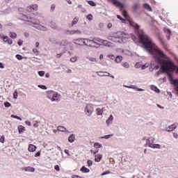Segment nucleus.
<instances>
[{
	"label": "nucleus",
	"mask_w": 178,
	"mask_h": 178,
	"mask_svg": "<svg viewBox=\"0 0 178 178\" xmlns=\"http://www.w3.org/2000/svg\"><path fill=\"white\" fill-rule=\"evenodd\" d=\"M109 173H111V172L109 171H106L103 173L101 174V176H105V175H109Z\"/></svg>",
	"instance_id": "57"
},
{
	"label": "nucleus",
	"mask_w": 178,
	"mask_h": 178,
	"mask_svg": "<svg viewBox=\"0 0 178 178\" xmlns=\"http://www.w3.org/2000/svg\"><path fill=\"white\" fill-rule=\"evenodd\" d=\"M25 124L27 126H31V122L30 121H29V120L25 121Z\"/></svg>",
	"instance_id": "58"
},
{
	"label": "nucleus",
	"mask_w": 178,
	"mask_h": 178,
	"mask_svg": "<svg viewBox=\"0 0 178 178\" xmlns=\"http://www.w3.org/2000/svg\"><path fill=\"white\" fill-rule=\"evenodd\" d=\"M24 170L25 172H30L31 173H34L35 172V168L31 166L24 167Z\"/></svg>",
	"instance_id": "13"
},
{
	"label": "nucleus",
	"mask_w": 178,
	"mask_h": 178,
	"mask_svg": "<svg viewBox=\"0 0 178 178\" xmlns=\"http://www.w3.org/2000/svg\"><path fill=\"white\" fill-rule=\"evenodd\" d=\"M2 38L4 41V42H7V41H8V40H9V37H8V36H5V37L3 36Z\"/></svg>",
	"instance_id": "52"
},
{
	"label": "nucleus",
	"mask_w": 178,
	"mask_h": 178,
	"mask_svg": "<svg viewBox=\"0 0 178 178\" xmlns=\"http://www.w3.org/2000/svg\"><path fill=\"white\" fill-rule=\"evenodd\" d=\"M122 15H123L124 17H127V12H126L125 10H124L122 12Z\"/></svg>",
	"instance_id": "61"
},
{
	"label": "nucleus",
	"mask_w": 178,
	"mask_h": 178,
	"mask_svg": "<svg viewBox=\"0 0 178 178\" xmlns=\"http://www.w3.org/2000/svg\"><path fill=\"white\" fill-rule=\"evenodd\" d=\"M0 143H1V144H5V136L2 135L1 136Z\"/></svg>",
	"instance_id": "37"
},
{
	"label": "nucleus",
	"mask_w": 178,
	"mask_h": 178,
	"mask_svg": "<svg viewBox=\"0 0 178 178\" xmlns=\"http://www.w3.org/2000/svg\"><path fill=\"white\" fill-rule=\"evenodd\" d=\"M15 56L18 60H22V59H23V56L22 55L17 54Z\"/></svg>",
	"instance_id": "49"
},
{
	"label": "nucleus",
	"mask_w": 178,
	"mask_h": 178,
	"mask_svg": "<svg viewBox=\"0 0 178 178\" xmlns=\"http://www.w3.org/2000/svg\"><path fill=\"white\" fill-rule=\"evenodd\" d=\"M9 35H10V37L11 38H13V39L17 38V34H16V33H14V32H10V33H9Z\"/></svg>",
	"instance_id": "33"
},
{
	"label": "nucleus",
	"mask_w": 178,
	"mask_h": 178,
	"mask_svg": "<svg viewBox=\"0 0 178 178\" xmlns=\"http://www.w3.org/2000/svg\"><path fill=\"white\" fill-rule=\"evenodd\" d=\"M22 19L24 22H27L28 26H31L36 29L37 30H40V31H48V27L40 24V19L27 17L26 15H22Z\"/></svg>",
	"instance_id": "1"
},
{
	"label": "nucleus",
	"mask_w": 178,
	"mask_h": 178,
	"mask_svg": "<svg viewBox=\"0 0 178 178\" xmlns=\"http://www.w3.org/2000/svg\"><path fill=\"white\" fill-rule=\"evenodd\" d=\"M131 40H133V41H134V42H137V38H136V36H134V35L131 34Z\"/></svg>",
	"instance_id": "43"
},
{
	"label": "nucleus",
	"mask_w": 178,
	"mask_h": 178,
	"mask_svg": "<svg viewBox=\"0 0 178 178\" xmlns=\"http://www.w3.org/2000/svg\"><path fill=\"white\" fill-rule=\"evenodd\" d=\"M117 18L119 19V20H121L122 23H124L126 22V20L122 18L120 15H117Z\"/></svg>",
	"instance_id": "45"
},
{
	"label": "nucleus",
	"mask_w": 178,
	"mask_h": 178,
	"mask_svg": "<svg viewBox=\"0 0 178 178\" xmlns=\"http://www.w3.org/2000/svg\"><path fill=\"white\" fill-rule=\"evenodd\" d=\"M138 8V3H135L133 6L134 10H137V8Z\"/></svg>",
	"instance_id": "48"
},
{
	"label": "nucleus",
	"mask_w": 178,
	"mask_h": 178,
	"mask_svg": "<svg viewBox=\"0 0 178 178\" xmlns=\"http://www.w3.org/2000/svg\"><path fill=\"white\" fill-rule=\"evenodd\" d=\"M11 118H13V119H17V120H21L22 121V118L17 116V115H11Z\"/></svg>",
	"instance_id": "39"
},
{
	"label": "nucleus",
	"mask_w": 178,
	"mask_h": 178,
	"mask_svg": "<svg viewBox=\"0 0 178 178\" xmlns=\"http://www.w3.org/2000/svg\"><path fill=\"white\" fill-rule=\"evenodd\" d=\"M88 47H90V48H98L96 45H95V38H92V39H89V44Z\"/></svg>",
	"instance_id": "12"
},
{
	"label": "nucleus",
	"mask_w": 178,
	"mask_h": 178,
	"mask_svg": "<svg viewBox=\"0 0 178 178\" xmlns=\"http://www.w3.org/2000/svg\"><path fill=\"white\" fill-rule=\"evenodd\" d=\"M24 130H26L24 127H23L22 125L18 127V131H19V134L23 133V131H24Z\"/></svg>",
	"instance_id": "32"
},
{
	"label": "nucleus",
	"mask_w": 178,
	"mask_h": 178,
	"mask_svg": "<svg viewBox=\"0 0 178 178\" xmlns=\"http://www.w3.org/2000/svg\"><path fill=\"white\" fill-rule=\"evenodd\" d=\"M78 60H79V56H74L71 57L70 59V62H72V63H76V62H77Z\"/></svg>",
	"instance_id": "25"
},
{
	"label": "nucleus",
	"mask_w": 178,
	"mask_h": 178,
	"mask_svg": "<svg viewBox=\"0 0 178 178\" xmlns=\"http://www.w3.org/2000/svg\"><path fill=\"white\" fill-rule=\"evenodd\" d=\"M7 42H8V44H9V45H12V44H13V41L12 40H10V39H8Z\"/></svg>",
	"instance_id": "59"
},
{
	"label": "nucleus",
	"mask_w": 178,
	"mask_h": 178,
	"mask_svg": "<svg viewBox=\"0 0 178 178\" xmlns=\"http://www.w3.org/2000/svg\"><path fill=\"white\" fill-rule=\"evenodd\" d=\"M37 149V146L30 144L28 147V151L29 152H35V150Z\"/></svg>",
	"instance_id": "17"
},
{
	"label": "nucleus",
	"mask_w": 178,
	"mask_h": 178,
	"mask_svg": "<svg viewBox=\"0 0 178 178\" xmlns=\"http://www.w3.org/2000/svg\"><path fill=\"white\" fill-rule=\"evenodd\" d=\"M96 73L97 76H99L100 77H111L112 79H115V76L108 72L99 71Z\"/></svg>",
	"instance_id": "6"
},
{
	"label": "nucleus",
	"mask_w": 178,
	"mask_h": 178,
	"mask_svg": "<svg viewBox=\"0 0 178 178\" xmlns=\"http://www.w3.org/2000/svg\"><path fill=\"white\" fill-rule=\"evenodd\" d=\"M113 119H114L113 115H111L109 116V118L106 120V123L108 127L111 126V124H112V123L113 122Z\"/></svg>",
	"instance_id": "16"
},
{
	"label": "nucleus",
	"mask_w": 178,
	"mask_h": 178,
	"mask_svg": "<svg viewBox=\"0 0 178 178\" xmlns=\"http://www.w3.org/2000/svg\"><path fill=\"white\" fill-rule=\"evenodd\" d=\"M88 166L89 167L92 166V161L88 160Z\"/></svg>",
	"instance_id": "54"
},
{
	"label": "nucleus",
	"mask_w": 178,
	"mask_h": 178,
	"mask_svg": "<svg viewBox=\"0 0 178 178\" xmlns=\"http://www.w3.org/2000/svg\"><path fill=\"white\" fill-rule=\"evenodd\" d=\"M88 3L89 5H90V6H97V4L92 1H88Z\"/></svg>",
	"instance_id": "41"
},
{
	"label": "nucleus",
	"mask_w": 178,
	"mask_h": 178,
	"mask_svg": "<svg viewBox=\"0 0 178 178\" xmlns=\"http://www.w3.org/2000/svg\"><path fill=\"white\" fill-rule=\"evenodd\" d=\"M77 22H79V17H75L73 19L72 24L70 25V27H73V26L77 24Z\"/></svg>",
	"instance_id": "23"
},
{
	"label": "nucleus",
	"mask_w": 178,
	"mask_h": 178,
	"mask_svg": "<svg viewBox=\"0 0 178 178\" xmlns=\"http://www.w3.org/2000/svg\"><path fill=\"white\" fill-rule=\"evenodd\" d=\"M95 38V45L97 47V45L101 46L102 45V40L99 38Z\"/></svg>",
	"instance_id": "18"
},
{
	"label": "nucleus",
	"mask_w": 178,
	"mask_h": 178,
	"mask_svg": "<svg viewBox=\"0 0 178 178\" xmlns=\"http://www.w3.org/2000/svg\"><path fill=\"white\" fill-rule=\"evenodd\" d=\"M111 2L113 3V5H115V6H120L121 8H123V4H122V3L118 0H112Z\"/></svg>",
	"instance_id": "21"
},
{
	"label": "nucleus",
	"mask_w": 178,
	"mask_h": 178,
	"mask_svg": "<svg viewBox=\"0 0 178 178\" xmlns=\"http://www.w3.org/2000/svg\"><path fill=\"white\" fill-rule=\"evenodd\" d=\"M123 59V58L120 56H117L115 57V62L116 63H120V62H122V60Z\"/></svg>",
	"instance_id": "29"
},
{
	"label": "nucleus",
	"mask_w": 178,
	"mask_h": 178,
	"mask_svg": "<svg viewBox=\"0 0 178 178\" xmlns=\"http://www.w3.org/2000/svg\"><path fill=\"white\" fill-rule=\"evenodd\" d=\"M150 89L152 90V91H154V92H157V94H159V92H160V90L159 88H158L156 86L152 85L150 86Z\"/></svg>",
	"instance_id": "22"
},
{
	"label": "nucleus",
	"mask_w": 178,
	"mask_h": 178,
	"mask_svg": "<svg viewBox=\"0 0 178 178\" xmlns=\"http://www.w3.org/2000/svg\"><path fill=\"white\" fill-rule=\"evenodd\" d=\"M57 131H60L61 133H65V134L69 133V130H67L66 127L60 125L57 127Z\"/></svg>",
	"instance_id": "10"
},
{
	"label": "nucleus",
	"mask_w": 178,
	"mask_h": 178,
	"mask_svg": "<svg viewBox=\"0 0 178 178\" xmlns=\"http://www.w3.org/2000/svg\"><path fill=\"white\" fill-rule=\"evenodd\" d=\"M51 10H55V4L51 6Z\"/></svg>",
	"instance_id": "63"
},
{
	"label": "nucleus",
	"mask_w": 178,
	"mask_h": 178,
	"mask_svg": "<svg viewBox=\"0 0 178 178\" xmlns=\"http://www.w3.org/2000/svg\"><path fill=\"white\" fill-rule=\"evenodd\" d=\"M107 56L110 59H115V56L113 54H108Z\"/></svg>",
	"instance_id": "55"
},
{
	"label": "nucleus",
	"mask_w": 178,
	"mask_h": 178,
	"mask_svg": "<svg viewBox=\"0 0 178 178\" xmlns=\"http://www.w3.org/2000/svg\"><path fill=\"white\" fill-rule=\"evenodd\" d=\"M94 147L96 149L102 148V145L99 144V143H95Z\"/></svg>",
	"instance_id": "35"
},
{
	"label": "nucleus",
	"mask_w": 178,
	"mask_h": 178,
	"mask_svg": "<svg viewBox=\"0 0 178 178\" xmlns=\"http://www.w3.org/2000/svg\"><path fill=\"white\" fill-rule=\"evenodd\" d=\"M122 66L124 67L125 69H129L130 67V64L127 62H124L122 63Z\"/></svg>",
	"instance_id": "31"
},
{
	"label": "nucleus",
	"mask_w": 178,
	"mask_h": 178,
	"mask_svg": "<svg viewBox=\"0 0 178 178\" xmlns=\"http://www.w3.org/2000/svg\"><path fill=\"white\" fill-rule=\"evenodd\" d=\"M17 97H19V94L17 93V91L15 90L13 93V98L14 99H17Z\"/></svg>",
	"instance_id": "38"
},
{
	"label": "nucleus",
	"mask_w": 178,
	"mask_h": 178,
	"mask_svg": "<svg viewBox=\"0 0 178 178\" xmlns=\"http://www.w3.org/2000/svg\"><path fill=\"white\" fill-rule=\"evenodd\" d=\"M38 74H39V76H40V77H42L45 74V72H44V71H39L38 72Z\"/></svg>",
	"instance_id": "50"
},
{
	"label": "nucleus",
	"mask_w": 178,
	"mask_h": 178,
	"mask_svg": "<svg viewBox=\"0 0 178 178\" xmlns=\"http://www.w3.org/2000/svg\"><path fill=\"white\" fill-rule=\"evenodd\" d=\"M143 8L147 10H148L149 12H152V8H151L150 6H149L148 3L143 4Z\"/></svg>",
	"instance_id": "27"
},
{
	"label": "nucleus",
	"mask_w": 178,
	"mask_h": 178,
	"mask_svg": "<svg viewBox=\"0 0 178 178\" xmlns=\"http://www.w3.org/2000/svg\"><path fill=\"white\" fill-rule=\"evenodd\" d=\"M89 42H90V39L83 38V45H85L86 47H88Z\"/></svg>",
	"instance_id": "28"
},
{
	"label": "nucleus",
	"mask_w": 178,
	"mask_h": 178,
	"mask_svg": "<svg viewBox=\"0 0 178 178\" xmlns=\"http://www.w3.org/2000/svg\"><path fill=\"white\" fill-rule=\"evenodd\" d=\"M86 18L88 19V20H90V21L92 20V18H93L92 15L89 14L88 15L86 16Z\"/></svg>",
	"instance_id": "46"
},
{
	"label": "nucleus",
	"mask_w": 178,
	"mask_h": 178,
	"mask_svg": "<svg viewBox=\"0 0 178 178\" xmlns=\"http://www.w3.org/2000/svg\"><path fill=\"white\" fill-rule=\"evenodd\" d=\"M102 45H104V47H108L109 48H112L113 47V43L102 39Z\"/></svg>",
	"instance_id": "9"
},
{
	"label": "nucleus",
	"mask_w": 178,
	"mask_h": 178,
	"mask_svg": "<svg viewBox=\"0 0 178 178\" xmlns=\"http://www.w3.org/2000/svg\"><path fill=\"white\" fill-rule=\"evenodd\" d=\"M173 137H174V138H178V134H176V133H174L173 134Z\"/></svg>",
	"instance_id": "64"
},
{
	"label": "nucleus",
	"mask_w": 178,
	"mask_h": 178,
	"mask_svg": "<svg viewBox=\"0 0 178 178\" xmlns=\"http://www.w3.org/2000/svg\"><path fill=\"white\" fill-rule=\"evenodd\" d=\"M143 141H146V144L149 148H153L154 149H162L163 148L162 145L154 143V141H155V138L154 137L148 138L145 136L143 138Z\"/></svg>",
	"instance_id": "3"
},
{
	"label": "nucleus",
	"mask_w": 178,
	"mask_h": 178,
	"mask_svg": "<svg viewBox=\"0 0 178 178\" xmlns=\"http://www.w3.org/2000/svg\"><path fill=\"white\" fill-rule=\"evenodd\" d=\"M111 137H113V134L105 135L104 136H101V138H105V140H109V138H111Z\"/></svg>",
	"instance_id": "30"
},
{
	"label": "nucleus",
	"mask_w": 178,
	"mask_h": 178,
	"mask_svg": "<svg viewBox=\"0 0 178 178\" xmlns=\"http://www.w3.org/2000/svg\"><path fill=\"white\" fill-rule=\"evenodd\" d=\"M136 91L143 92V91H145V90L143 88H137Z\"/></svg>",
	"instance_id": "62"
},
{
	"label": "nucleus",
	"mask_w": 178,
	"mask_h": 178,
	"mask_svg": "<svg viewBox=\"0 0 178 178\" xmlns=\"http://www.w3.org/2000/svg\"><path fill=\"white\" fill-rule=\"evenodd\" d=\"M81 172L82 173H90V169L87 168V167H86V166H83L81 168Z\"/></svg>",
	"instance_id": "26"
},
{
	"label": "nucleus",
	"mask_w": 178,
	"mask_h": 178,
	"mask_svg": "<svg viewBox=\"0 0 178 178\" xmlns=\"http://www.w3.org/2000/svg\"><path fill=\"white\" fill-rule=\"evenodd\" d=\"M40 126V122H36L34 124H33V127L37 128L39 127Z\"/></svg>",
	"instance_id": "56"
},
{
	"label": "nucleus",
	"mask_w": 178,
	"mask_h": 178,
	"mask_svg": "<svg viewBox=\"0 0 178 178\" xmlns=\"http://www.w3.org/2000/svg\"><path fill=\"white\" fill-rule=\"evenodd\" d=\"M163 31L166 34L168 40H170V34H172V31H170V29L168 28H164Z\"/></svg>",
	"instance_id": "15"
},
{
	"label": "nucleus",
	"mask_w": 178,
	"mask_h": 178,
	"mask_svg": "<svg viewBox=\"0 0 178 178\" xmlns=\"http://www.w3.org/2000/svg\"><path fill=\"white\" fill-rule=\"evenodd\" d=\"M54 169L55 170H56L57 172H59V170H60V168L58 165H56L54 166Z\"/></svg>",
	"instance_id": "53"
},
{
	"label": "nucleus",
	"mask_w": 178,
	"mask_h": 178,
	"mask_svg": "<svg viewBox=\"0 0 178 178\" xmlns=\"http://www.w3.org/2000/svg\"><path fill=\"white\" fill-rule=\"evenodd\" d=\"M67 31H68V33L70 34L71 35H73L74 34H81V31L80 30H71Z\"/></svg>",
	"instance_id": "19"
},
{
	"label": "nucleus",
	"mask_w": 178,
	"mask_h": 178,
	"mask_svg": "<svg viewBox=\"0 0 178 178\" xmlns=\"http://www.w3.org/2000/svg\"><path fill=\"white\" fill-rule=\"evenodd\" d=\"M72 42L76 45H83V38H76L72 40Z\"/></svg>",
	"instance_id": "11"
},
{
	"label": "nucleus",
	"mask_w": 178,
	"mask_h": 178,
	"mask_svg": "<svg viewBox=\"0 0 178 178\" xmlns=\"http://www.w3.org/2000/svg\"><path fill=\"white\" fill-rule=\"evenodd\" d=\"M26 10L29 13H32V12H37L38 10V5L37 4H31L26 7Z\"/></svg>",
	"instance_id": "7"
},
{
	"label": "nucleus",
	"mask_w": 178,
	"mask_h": 178,
	"mask_svg": "<svg viewBox=\"0 0 178 178\" xmlns=\"http://www.w3.org/2000/svg\"><path fill=\"white\" fill-rule=\"evenodd\" d=\"M124 87H126V88H132V90H137V86H134V85H131V86H126L124 85Z\"/></svg>",
	"instance_id": "34"
},
{
	"label": "nucleus",
	"mask_w": 178,
	"mask_h": 178,
	"mask_svg": "<svg viewBox=\"0 0 178 178\" xmlns=\"http://www.w3.org/2000/svg\"><path fill=\"white\" fill-rule=\"evenodd\" d=\"M41 155V152H38L35 154V158H38V156H40Z\"/></svg>",
	"instance_id": "60"
},
{
	"label": "nucleus",
	"mask_w": 178,
	"mask_h": 178,
	"mask_svg": "<svg viewBox=\"0 0 178 178\" xmlns=\"http://www.w3.org/2000/svg\"><path fill=\"white\" fill-rule=\"evenodd\" d=\"M74 140H76V136H74V134H71V135L68 137V141H69V143H74Z\"/></svg>",
	"instance_id": "24"
},
{
	"label": "nucleus",
	"mask_w": 178,
	"mask_h": 178,
	"mask_svg": "<svg viewBox=\"0 0 178 178\" xmlns=\"http://www.w3.org/2000/svg\"><path fill=\"white\" fill-rule=\"evenodd\" d=\"M47 98L49 99L51 102H59V101H60V95L54 90H49L47 92Z\"/></svg>",
	"instance_id": "4"
},
{
	"label": "nucleus",
	"mask_w": 178,
	"mask_h": 178,
	"mask_svg": "<svg viewBox=\"0 0 178 178\" xmlns=\"http://www.w3.org/2000/svg\"><path fill=\"white\" fill-rule=\"evenodd\" d=\"M141 66H143V63H137L135 65V67L136 69H140V67H141Z\"/></svg>",
	"instance_id": "40"
},
{
	"label": "nucleus",
	"mask_w": 178,
	"mask_h": 178,
	"mask_svg": "<svg viewBox=\"0 0 178 178\" xmlns=\"http://www.w3.org/2000/svg\"><path fill=\"white\" fill-rule=\"evenodd\" d=\"M51 29H53L54 30H55L56 29V24L55 22H52L51 24Z\"/></svg>",
	"instance_id": "47"
},
{
	"label": "nucleus",
	"mask_w": 178,
	"mask_h": 178,
	"mask_svg": "<svg viewBox=\"0 0 178 178\" xmlns=\"http://www.w3.org/2000/svg\"><path fill=\"white\" fill-rule=\"evenodd\" d=\"M88 60L90 62H97V58H93V57H88Z\"/></svg>",
	"instance_id": "42"
},
{
	"label": "nucleus",
	"mask_w": 178,
	"mask_h": 178,
	"mask_svg": "<svg viewBox=\"0 0 178 178\" xmlns=\"http://www.w3.org/2000/svg\"><path fill=\"white\" fill-rule=\"evenodd\" d=\"M107 38L109 40V41L121 43L123 42L122 38H127V35L124 32L118 31L116 33H113V36H108Z\"/></svg>",
	"instance_id": "2"
},
{
	"label": "nucleus",
	"mask_w": 178,
	"mask_h": 178,
	"mask_svg": "<svg viewBox=\"0 0 178 178\" xmlns=\"http://www.w3.org/2000/svg\"><path fill=\"white\" fill-rule=\"evenodd\" d=\"M96 112L98 116H101L104 112H105V107H99L96 109Z\"/></svg>",
	"instance_id": "14"
},
{
	"label": "nucleus",
	"mask_w": 178,
	"mask_h": 178,
	"mask_svg": "<svg viewBox=\"0 0 178 178\" xmlns=\"http://www.w3.org/2000/svg\"><path fill=\"white\" fill-rule=\"evenodd\" d=\"M102 159V154H97L95 156V162H101Z\"/></svg>",
	"instance_id": "20"
},
{
	"label": "nucleus",
	"mask_w": 178,
	"mask_h": 178,
	"mask_svg": "<svg viewBox=\"0 0 178 178\" xmlns=\"http://www.w3.org/2000/svg\"><path fill=\"white\" fill-rule=\"evenodd\" d=\"M10 103H9V102H5L4 103V106L6 107V108H9V106H10Z\"/></svg>",
	"instance_id": "51"
},
{
	"label": "nucleus",
	"mask_w": 178,
	"mask_h": 178,
	"mask_svg": "<svg viewBox=\"0 0 178 178\" xmlns=\"http://www.w3.org/2000/svg\"><path fill=\"white\" fill-rule=\"evenodd\" d=\"M39 130L40 131H42V130H44V129H45V127L44 126V124H41L39 122Z\"/></svg>",
	"instance_id": "36"
},
{
	"label": "nucleus",
	"mask_w": 178,
	"mask_h": 178,
	"mask_svg": "<svg viewBox=\"0 0 178 178\" xmlns=\"http://www.w3.org/2000/svg\"><path fill=\"white\" fill-rule=\"evenodd\" d=\"M93 112L94 107L92 106V104H86V106L85 108L86 115H87V116H91Z\"/></svg>",
	"instance_id": "5"
},
{
	"label": "nucleus",
	"mask_w": 178,
	"mask_h": 178,
	"mask_svg": "<svg viewBox=\"0 0 178 178\" xmlns=\"http://www.w3.org/2000/svg\"><path fill=\"white\" fill-rule=\"evenodd\" d=\"M178 126L177 122H175L171 125H170L169 127L165 128V131H173V130H175Z\"/></svg>",
	"instance_id": "8"
},
{
	"label": "nucleus",
	"mask_w": 178,
	"mask_h": 178,
	"mask_svg": "<svg viewBox=\"0 0 178 178\" xmlns=\"http://www.w3.org/2000/svg\"><path fill=\"white\" fill-rule=\"evenodd\" d=\"M38 87L39 88H41L42 90H47V88L44 85H38Z\"/></svg>",
	"instance_id": "44"
}]
</instances>
